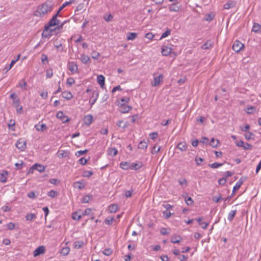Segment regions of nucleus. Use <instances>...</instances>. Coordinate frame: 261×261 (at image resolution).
Masks as SVG:
<instances>
[{
    "label": "nucleus",
    "mask_w": 261,
    "mask_h": 261,
    "mask_svg": "<svg viewBox=\"0 0 261 261\" xmlns=\"http://www.w3.org/2000/svg\"><path fill=\"white\" fill-rule=\"evenodd\" d=\"M53 31V30L49 28H46V26L45 25L44 30H43L42 34V37L45 38H49L51 36V32Z\"/></svg>",
    "instance_id": "nucleus-12"
},
{
    "label": "nucleus",
    "mask_w": 261,
    "mask_h": 261,
    "mask_svg": "<svg viewBox=\"0 0 261 261\" xmlns=\"http://www.w3.org/2000/svg\"><path fill=\"white\" fill-rule=\"evenodd\" d=\"M161 149V147H159L157 149H156V145H154L153 148H152V150L151 151V153L152 154H154V153H158Z\"/></svg>",
    "instance_id": "nucleus-55"
},
{
    "label": "nucleus",
    "mask_w": 261,
    "mask_h": 261,
    "mask_svg": "<svg viewBox=\"0 0 261 261\" xmlns=\"http://www.w3.org/2000/svg\"><path fill=\"white\" fill-rule=\"evenodd\" d=\"M252 145L248 143L244 144L243 148L245 150H251L252 149Z\"/></svg>",
    "instance_id": "nucleus-56"
},
{
    "label": "nucleus",
    "mask_w": 261,
    "mask_h": 261,
    "mask_svg": "<svg viewBox=\"0 0 261 261\" xmlns=\"http://www.w3.org/2000/svg\"><path fill=\"white\" fill-rule=\"evenodd\" d=\"M244 137L247 140H254L255 135L252 133L248 131L244 134Z\"/></svg>",
    "instance_id": "nucleus-28"
},
{
    "label": "nucleus",
    "mask_w": 261,
    "mask_h": 261,
    "mask_svg": "<svg viewBox=\"0 0 261 261\" xmlns=\"http://www.w3.org/2000/svg\"><path fill=\"white\" fill-rule=\"evenodd\" d=\"M195 161L196 162V164L197 165L199 166L201 165V162H203V159L201 157H199V158L196 157L195 159Z\"/></svg>",
    "instance_id": "nucleus-57"
},
{
    "label": "nucleus",
    "mask_w": 261,
    "mask_h": 261,
    "mask_svg": "<svg viewBox=\"0 0 261 261\" xmlns=\"http://www.w3.org/2000/svg\"><path fill=\"white\" fill-rule=\"evenodd\" d=\"M170 34H171V30L170 29H168L167 30H166L164 33H163L162 34L161 37L160 38V40L167 37V36L170 35Z\"/></svg>",
    "instance_id": "nucleus-43"
},
{
    "label": "nucleus",
    "mask_w": 261,
    "mask_h": 261,
    "mask_svg": "<svg viewBox=\"0 0 261 261\" xmlns=\"http://www.w3.org/2000/svg\"><path fill=\"white\" fill-rule=\"evenodd\" d=\"M59 20L56 18V16H54L50 20L47 24L45 25L46 28H50L51 27H54L59 24Z\"/></svg>",
    "instance_id": "nucleus-9"
},
{
    "label": "nucleus",
    "mask_w": 261,
    "mask_h": 261,
    "mask_svg": "<svg viewBox=\"0 0 261 261\" xmlns=\"http://www.w3.org/2000/svg\"><path fill=\"white\" fill-rule=\"evenodd\" d=\"M129 99H120L117 101L118 105L119 106V110L121 113H126L129 112L132 109L129 106L126 105Z\"/></svg>",
    "instance_id": "nucleus-2"
},
{
    "label": "nucleus",
    "mask_w": 261,
    "mask_h": 261,
    "mask_svg": "<svg viewBox=\"0 0 261 261\" xmlns=\"http://www.w3.org/2000/svg\"><path fill=\"white\" fill-rule=\"evenodd\" d=\"M112 253V251L110 248H106L102 251V253L107 256H109Z\"/></svg>",
    "instance_id": "nucleus-49"
},
{
    "label": "nucleus",
    "mask_w": 261,
    "mask_h": 261,
    "mask_svg": "<svg viewBox=\"0 0 261 261\" xmlns=\"http://www.w3.org/2000/svg\"><path fill=\"white\" fill-rule=\"evenodd\" d=\"M142 166L140 163H133L130 164V169L138 170Z\"/></svg>",
    "instance_id": "nucleus-35"
},
{
    "label": "nucleus",
    "mask_w": 261,
    "mask_h": 261,
    "mask_svg": "<svg viewBox=\"0 0 261 261\" xmlns=\"http://www.w3.org/2000/svg\"><path fill=\"white\" fill-rule=\"evenodd\" d=\"M25 217H26V219L27 220L32 221V220H33L35 218H36V215L35 214L31 213V214H28L26 215Z\"/></svg>",
    "instance_id": "nucleus-42"
},
{
    "label": "nucleus",
    "mask_w": 261,
    "mask_h": 261,
    "mask_svg": "<svg viewBox=\"0 0 261 261\" xmlns=\"http://www.w3.org/2000/svg\"><path fill=\"white\" fill-rule=\"evenodd\" d=\"M243 183V180L240 178L236 184L233 188L232 193L233 194L236 190H238Z\"/></svg>",
    "instance_id": "nucleus-23"
},
{
    "label": "nucleus",
    "mask_w": 261,
    "mask_h": 261,
    "mask_svg": "<svg viewBox=\"0 0 261 261\" xmlns=\"http://www.w3.org/2000/svg\"><path fill=\"white\" fill-rule=\"evenodd\" d=\"M68 68L71 74L77 73L78 67L77 64L74 62H70L67 64Z\"/></svg>",
    "instance_id": "nucleus-5"
},
{
    "label": "nucleus",
    "mask_w": 261,
    "mask_h": 261,
    "mask_svg": "<svg viewBox=\"0 0 261 261\" xmlns=\"http://www.w3.org/2000/svg\"><path fill=\"white\" fill-rule=\"evenodd\" d=\"M260 25L256 23H254L253 25L252 31L254 32H257L259 29Z\"/></svg>",
    "instance_id": "nucleus-51"
},
{
    "label": "nucleus",
    "mask_w": 261,
    "mask_h": 261,
    "mask_svg": "<svg viewBox=\"0 0 261 261\" xmlns=\"http://www.w3.org/2000/svg\"><path fill=\"white\" fill-rule=\"evenodd\" d=\"M177 148L181 150V151H185L188 147V146L186 142H180L177 145Z\"/></svg>",
    "instance_id": "nucleus-22"
},
{
    "label": "nucleus",
    "mask_w": 261,
    "mask_h": 261,
    "mask_svg": "<svg viewBox=\"0 0 261 261\" xmlns=\"http://www.w3.org/2000/svg\"><path fill=\"white\" fill-rule=\"evenodd\" d=\"M16 146L21 151H23L26 148L27 142L23 139H20L17 141Z\"/></svg>",
    "instance_id": "nucleus-6"
},
{
    "label": "nucleus",
    "mask_w": 261,
    "mask_h": 261,
    "mask_svg": "<svg viewBox=\"0 0 261 261\" xmlns=\"http://www.w3.org/2000/svg\"><path fill=\"white\" fill-rule=\"evenodd\" d=\"M145 37L148 39L149 40H152L154 37V35H153L151 33H147L145 35Z\"/></svg>",
    "instance_id": "nucleus-61"
},
{
    "label": "nucleus",
    "mask_w": 261,
    "mask_h": 261,
    "mask_svg": "<svg viewBox=\"0 0 261 261\" xmlns=\"http://www.w3.org/2000/svg\"><path fill=\"white\" fill-rule=\"evenodd\" d=\"M45 247L43 246H40L37 247L33 252V256L36 257L41 254H43L45 252Z\"/></svg>",
    "instance_id": "nucleus-11"
},
{
    "label": "nucleus",
    "mask_w": 261,
    "mask_h": 261,
    "mask_svg": "<svg viewBox=\"0 0 261 261\" xmlns=\"http://www.w3.org/2000/svg\"><path fill=\"white\" fill-rule=\"evenodd\" d=\"M113 18V16L111 14H109L108 16H105L103 17V19L109 22L111 21Z\"/></svg>",
    "instance_id": "nucleus-59"
},
{
    "label": "nucleus",
    "mask_w": 261,
    "mask_h": 261,
    "mask_svg": "<svg viewBox=\"0 0 261 261\" xmlns=\"http://www.w3.org/2000/svg\"><path fill=\"white\" fill-rule=\"evenodd\" d=\"M114 220V217L108 218L105 220V223L108 225H111Z\"/></svg>",
    "instance_id": "nucleus-53"
},
{
    "label": "nucleus",
    "mask_w": 261,
    "mask_h": 261,
    "mask_svg": "<svg viewBox=\"0 0 261 261\" xmlns=\"http://www.w3.org/2000/svg\"><path fill=\"white\" fill-rule=\"evenodd\" d=\"M219 143V141L217 139H215L214 138H212L210 142V144L213 147H216L218 146Z\"/></svg>",
    "instance_id": "nucleus-38"
},
{
    "label": "nucleus",
    "mask_w": 261,
    "mask_h": 261,
    "mask_svg": "<svg viewBox=\"0 0 261 261\" xmlns=\"http://www.w3.org/2000/svg\"><path fill=\"white\" fill-rule=\"evenodd\" d=\"M56 117L60 119L63 123H65L69 121L68 117L65 116L62 111H59L56 114Z\"/></svg>",
    "instance_id": "nucleus-10"
},
{
    "label": "nucleus",
    "mask_w": 261,
    "mask_h": 261,
    "mask_svg": "<svg viewBox=\"0 0 261 261\" xmlns=\"http://www.w3.org/2000/svg\"><path fill=\"white\" fill-rule=\"evenodd\" d=\"M81 218L82 215H80V212L73 213L72 215V218L74 220H79Z\"/></svg>",
    "instance_id": "nucleus-37"
},
{
    "label": "nucleus",
    "mask_w": 261,
    "mask_h": 261,
    "mask_svg": "<svg viewBox=\"0 0 261 261\" xmlns=\"http://www.w3.org/2000/svg\"><path fill=\"white\" fill-rule=\"evenodd\" d=\"M153 79L151 82L152 86L156 87L160 84L163 81V75L161 73H154L153 74Z\"/></svg>",
    "instance_id": "nucleus-3"
},
{
    "label": "nucleus",
    "mask_w": 261,
    "mask_h": 261,
    "mask_svg": "<svg viewBox=\"0 0 261 261\" xmlns=\"http://www.w3.org/2000/svg\"><path fill=\"white\" fill-rule=\"evenodd\" d=\"M73 187L75 188H77L79 190H81L84 188L85 186L82 182L78 181H75L73 184Z\"/></svg>",
    "instance_id": "nucleus-32"
},
{
    "label": "nucleus",
    "mask_w": 261,
    "mask_h": 261,
    "mask_svg": "<svg viewBox=\"0 0 261 261\" xmlns=\"http://www.w3.org/2000/svg\"><path fill=\"white\" fill-rule=\"evenodd\" d=\"M172 45L167 46L164 45L162 47L161 53L164 56H167L169 55L170 54L172 53V48L171 47Z\"/></svg>",
    "instance_id": "nucleus-7"
},
{
    "label": "nucleus",
    "mask_w": 261,
    "mask_h": 261,
    "mask_svg": "<svg viewBox=\"0 0 261 261\" xmlns=\"http://www.w3.org/2000/svg\"><path fill=\"white\" fill-rule=\"evenodd\" d=\"M226 179L225 178H222L218 180V183L220 185L223 186L225 184Z\"/></svg>",
    "instance_id": "nucleus-63"
},
{
    "label": "nucleus",
    "mask_w": 261,
    "mask_h": 261,
    "mask_svg": "<svg viewBox=\"0 0 261 261\" xmlns=\"http://www.w3.org/2000/svg\"><path fill=\"white\" fill-rule=\"evenodd\" d=\"M213 46L212 43L210 41H206L204 44H203L201 46V48L202 49H207L211 48Z\"/></svg>",
    "instance_id": "nucleus-36"
},
{
    "label": "nucleus",
    "mask_w": 261,
    "mask_h": 261,
    "mask_svg": "<svg viewBox=\"0 0 261 261\" xmlns=\"http://www.w3.org/2000/svg\"><path fill=\"white\" fill-rule=\"evenodd\" d=\"M118 153L117 149L115 147L110 148L109 149L108 154L109 155L114 156Z\"/></svg>",
    "instance_id": "nucleus-30"
},
{
    "label": "nucleus",
    "mask_w": 261,
    "mask_h": 261,
    "mask_svg": "<svg viewBox=\"0 0 261 261\" xmlns=\"http://www.w3.org/2000/svg\"><path fill=\"white\" fill-rule=\"evenodd\" d=\"M244 44L239 40H236L232 45L233 50L236 53L239 52L244 48Z\"/></svg>",
    "instance_id": "nucleus-4"
},
{
    "label": "nucleus",
    "mask_w": 261,
    "mask_h": 261,
    "mask_svg": "<svg viewBox=\"0 0 261 261\" xmlns=\"http://www.w3.org/2000/svg\"><path fill=\"white\" fill-rule=\"evenodd\" d=\"M53 72L51 69H48L46 71V75L48 78H50L53 76Z\"/></svg>",
    "instance_id": "nucleus-52"
},
{
    "label": "nucleus",
    "mask_w": 261,
    "mask_h": 261,
    "mask_svg": "<svg viewBox=\"0 0 261 261\" xmlns=\"http://www.w3.org/2000/svg\"><path fill=\"white\" fill-rule=\"evenodd\" d=\"M97 82L101 88L105 86V77L102 75H99L97 77Z\"/></svg>",
    "instance_id": "nucleus-19"
},
{
    "label": "nucleus",
    "mask_w": 261,
    "mask_h": 261,
    "mask_svg": "<svg viewBox=\"0 0 261 261\" xmlns=\"http://www.w3.org/2000/svg\"><path fill=\"white\" fill-rule=\"evenodd\" d=\"M237 213V211L235 210H231L230 211V212L228 214L227 216V219L228 221L231 222L234 218V216H236V214Z\"/></svg>",
    "instance_id": "nucleus-29"
},
{
    "label": "nucleus",
    "mask_w": 261,
    "mask_h": 261,
    "mask_svg": "<svg viewBox=\"0 0 261 261\" xmlns=\"http://www.w3.org/2000/svg\"><path fill=\"white\" fill-rule=\"evenodd\" d=\"M148 144L144 140L141 141L138 144V148L146 150L147 148Z\"/></svg>",
    "instance_id": "nucleus-33"
},
{
    "label": "nucleus",
    "mask_w": 261,
    "mask_h": 261,
    "mask_svg": "<svg viewBox=\"0 0 261 261\" xmlns=\"http://www.w3.org/2000/svg\"><path fill=\"white\" fill-rule=\"evenodd\" d=\"M93 173L92 171H85L83 173V176L84 177H90V176H91L92 175H93Z\"/></svg>",
    "instance_id": "nucleus-48"
},
{
    "label": "nucleus",
    "mask_w": 261,
    "mask_h": 261,
    "mask_svg": "<svg viewBox=\"0 0 261 261\" xmlns=\"http://www.w3.org/2000/svg\"><path fill=\"white\" fill-rule=\"evenodd\" d=\"M87 151H88L87 149H85L84 150H79V151H77L75 153V155L79 157V156L84 154V153H86V152H87Z\"/></svg>",
    "instance_id": "nucleus-54"
},
{
    "label": "nucleus",
    "mask_w": 261,
    "mask_h": 261,
    "mask_svg": "<svg viewBox=\"0 0 261 261\" xmlns=\"http://www.w3.org/2000/svg\"><path fill=\"white\" fill-rule=\"evenodd\" d=\"M90 199V197L89 195H86V196H84L82 199V202L83 203H87L89 202Z\"/></svg>",
    "instance_id": "nucleus-60"
},
{
    "label": "nucleus",
    "mask_w": 261,
    "mask_h": 261,
    "mask_svg": "<svg viewBox=\"0 0 261 261\" xmlns=\"http://www.w3.org/2000/svg\"><path fill=\"white\" fill-rule=\"evenodd\" d=\"M1 209L4 212H8L10 211L11 208L8 205H4L2 207Z\"/></svg>",
    "instance_id": "nucleus-62"
},
{
    "label": "nucleus",
    "mask_w": 261,
    "mask_h": 261,
    "mask_svg": "<svg viewBox=\"0 0 261 261\" xmlns=\"http://www.w3.org/2000/svg\"><path fill=\"white\" fill-rule=\"evenodd\" d=\"M27 86V83L24 79L21 80L18 83V86L21 88L24 89Z\"/></svg>",
    "instance_id": "nucleus-40"
},
{
    "label": "nucleus",
    "mask_w": 261,
    "mask_h": 261,
    "mask_svg": "<svg viewBox=\"0 0 261 261\" xmlns=\"http://www.w3.org/2000/svg\"><path fill=\"white\" fill-rule=\"evenodd\" d=\"M178 259L180 261H186L187 259V257L184 255H179L178 256Z\"/></svg>",
    "instance_id": "nucleus-64"
},
{
    "label": "nucleus",
    "mask_w": 261,
    "mask_h": 261,
    "mask_svg": "<svg viewBox=\"0 0 261 261\" xmlns=\"http://www.w3.org/2000/svg\"><path fill=\"white\" fill-rule=\"evenodd\" d=\"M91 210L90 208H87L84 211L82 212L80 211V215H82V217L86 215H89L90 214Z\"/></svg>",
    "instance_id": "nucleus-41"
},
{
    "label": "nucleus",
    "mask_w": 261,
    "mask_h": 261,
    "mask_svg": "<svg viewBox=\"0 0 261 261\" xmlns=\"http://www.w3.org/2000/svg\"><path fill=\"white\" fill-rule=\"evenodd\" d=\"M137 34L136 33H128L127 35V39L128 40H133L136 38Z\"/></svg>",
    "instance_id": "nucleus-34"
},
{
    "label": "nucleus",
    "mask_w": 261,
    "mask_h": 261,
    "mask_svg": "<svg viewBox=\"0 0 261 261\" xmlns=\"http://www.w3.org/2000/svg\"><path fill=\"white\" fill-rule=\"evenodd\" d=\"M8 172L6 170L2 171L1 173L0 181L3 183H6L7 181V176Z\"/></svg>",
    "instance_id": "nucleus-18"
},
{
    "label": "nucleus",
    "mask_w": 261,
    "mask_h": 261,
    "mask_svg": "<svg viewBox=\"0 0 261 261\" xmlns=\"http://www.w3.org/2000/svg\"><path fill=\"white\" fill-rule=\"evenodd\" d=\"M54 8V4L49 1H46L38 6L34 12V15L37 17H43L50 12Z\"/></svg>",
    "instance_id": "nucleus-1"
},
{
    "label": "nucleus",
    "mask_w": 261,
    "mask_h": 261,
    "mask_svg": "<svg viewBox=\"0 0 261 261\" xmlns=\"http://www.w3.org/2000/svg\"><path fill=\"white\" fill-rule=\"evenodd\" d=\"M84 243L82 241H76L74 243V248L79 249L83 247Z\"/></svg>",
    "instance_id": "nucleus-44"
},
{
    "label": "nucleus",
    "mask_w": 261,
    "mask_h": 261,
    "mask_svg": "<svg viewBox=\"0 0 261 261\" xmlns=\"http://www.w3.org/2000/svg\"><path fill=\"white\" fill-rule=\"evenodd\" d=\"M236 3L234 1H230L227 2L226 4H225L223 6V8L224 9H229L230 8H232L235 7Z\"/></svg>",
    "instance_id": "nucleus-20"
},
{
    "label": "nucleus",
    "mask_w": 261,
    "mask_h": 261,
    "mask_svg": "<svg viewBox=\"0 0 261 261\" xmlns=\"http://www.w3.org/2000/svg\"><path fill=\"white\" fill-rule=\"evenodd\" d=\"M75 83V80L73 77H69L67 79L66 83L69 86H71Z\"/></svg>",
    "instance_id": "nucleus-50"
},
{
    "label": "nucleus",
    "mask_w": 261,
    "mask_h": 261,
    "mask_svg": "<svg viewBox=\"0 0 261 261\" xmlns=\"http://www.w3.org/2000/svg\"><path fill=\"white\" fill-rule=\"evenodd\" d=\"M176 3L173 4L169 6V11L171 12H177L179 10L180 8L179 7L176 5Z\"/></svg>",
    "instance_id": "nucleus-31"
},
{
    "label": "nucleus",
    "mask_w": 261,
    "mask_h": 261,
    "mask_svg": "<svg viewBox=\"0 0 261 261\" xmlns=\"http://www.w3.org/2000/svg\"><path fill=\"white\" fill-rule=\"evenodd\" d=\"M120 167L124 170L130 169V164L126 162H122L120 163Z\"/></svg>",
    "instance_id": "nucleus-26"
},
{
    "label": "nucleus",
    "mask_w": 261,
    "mask_h": 261,
    "mask_svg": "<svg viewBox=\"0 0 261 261\" xmlns=\"http://www.w3.org/2000/svg\"><path fill=\"white\" fill-rule=\"evenodd\" d=\"M35 128L37 131L41 132H43L47 129V127L45 124H40V123L35 124Z\"/></svg>",
    "instance_id": "nucleus-14"
},
{
    "label": "nucleus",
    "mask_w": 261,
    "mask_h": 261,
    "mask_svg": "<svg viewBox=\"0 0 261 261\" xmlns=\"http://www.w3.org/2000/svg\"><path fill=\"white\" fill-rule=\"evenodd\" d=\"M47 195L51 198H54L57 195V193L54 190H50L47 193Z\"/></svg>",
    "instance_id": "nucleus-47"
},
{
    "label": "nucleus",
    "mask_w": 261,
    "mask_h": 261,
    "mask_svg": "<svg viewBox=\"0 0 261 261\" xmlns=\"http://www.w3.org/2000/svg\"><path fill=\"white\" fill-rule=\"evenodd\" d=\"M163 214L164 217L167 219L169 218L172 215V214L168 211H164Z\"/></svg>",
    "instance_id": "nucleus-58"
},
{
    "label": "nucleus",
    "mask_w": 261,
    "mask_h": 261,
    "mask_svg": "<svg viewBox=\"0 0 261 261\" xmlns=\"http://www.w3.org/2000/svg\"><path fill=\"white\" fill-rule=\"evenodd\" d=\"M244 111L248 114H253L256 112V109L255 107L252 106H247L244 109Z\"/></svg>",
    "instance_id": "nucleus-17"
},
{
    "label": "nucleus",
    "mask_w": 261,
    "mask_h": 261,
    "mask_svg": "<svg viewBox=\"0 0 261 261\" xmlns=\"http://www.w3.org/2000/svg\"><path fill=\"white\" fill-rule=\"evenodd\" d=\"M54 46L56 47V48L59 51L62 52L63 51V47L62 46V42L59 40H56L54 42Z\"/></svg>",
    "instance_id": "nucleus-15"
},
{
    "label": "nucleus",
    "mask_w": 261,
    "mask_h": 261,
    "mask_svg": "<svg viewBox=\"0 0 261 261\" xmlns=\"http://www.w3.org/2000/svg\"><path fill=\"white\" fill-rule=\"evenodd\" d=\"M93 122V116L91 115H87L84 117V122L86 125H90Z\"/></svg>",
    "instance_id": "nucleus-16"
},
{
    "label": "nucleus",
    "mask_w": 261,
    "mask_h": 261,
    "mask_svg": "<svg viewBox=\"0 0 261 261\" xmlns=\"http://www.w3.org/2000/svg\"><path fill=\"white\" fill-rule=\"evenodd\" d=\"M6 227L8 230H12L15 229V224L12 222H10L7 224Z\"/></svg>",
    "instance_id": "nucleus-46"
},
{
    "label": "nucleus",
    "mask_w": 261,
    "mask_h": 261,
    "mask_svg": "<svg viewBox=\"0 0 261 261\" xmlns=\"http://www.w3.org/2000/svg\"><path fill=\"white\" fill-rule=\"evenodd\" d=\"M81 60L84 64H87L90 62V59L87 55L83 54L81 57Z\"/></svg>",
    "instance_id": "nucleus-27"
},
{
    "label": "nucleus",
    "mask_w": 261,
    "mask_h": 261,
    "mask_svg": "<svg viewBox=\"0 0 261 261\" xmlns=\"http://www.w3.org/2000/svg\"><path fill=\"white\" fill-rule=\"evenodd\" d=\"M70 152L68 150H59L57 152V156L59 158H65L68 157Z\"/></svg>",
    "instance_id": "nucleus-13"
},
{
    "label": "nucleus",
    "mask_w": 261,
    "mask_h": 261,
    "mask_svg": "<svg viewBox=\"0 0 261 261\" xmlns=\"http://www.w3.org/2000/svg\"><path fill=\"white\" fill-rule=\"evenodd\" d=\"M222 165H223V164L215 162L214 163L210 164L209 166H210L212 168L215 169V168H219V167L222 166Z\"/></svg>",
    "instance_id": "nucleus-45"
},
{
    "label": "nucleus",
    "mask_w": 261,
    "mask_h": 261,
    "mask_svg": "<svg viewBox=\"0 0 261 261\" xmlns=\"http://www.w3.org/2000/svg\"><path fill=\"white\" fill-rule=\"evenodd\" d=\"M13 106L15 108L17 113L21 114L22 113V106H20V101L19 99H14L13 101Z\"/></svg>",
    "instance_id": "nucleus-8"
},
{
    "label": "nucleus",
    "mask_w": 261,
    "mask_h": 261,
    "mask_svg": "<svg viewBox=\"0 0 261 261\" xmlns=\"http://www.w3.org/2000/svg\"><path fill=\"white\" fill-rule=\"evenodd\" d=\"M32 168L37 170L39 172H43L45 169V167L39 164H35L32 167Z\"/></svg>",
    "instance_id": "nucleus-21"
},
{
    "label": "nucleus",
    "mask_w": 261,
    "mask_h": 261,
    "mask_svg": "<svg viewBox=\"0 0 261 261\" xmlns=\"http://www.w3.org/2000/svg\"><path fill=\"white\" fill-rule=\"evenodd\" d=\"M181 240V238L179 236L173 235L171 237L170 241L173 243H178Z\"/></svg>",
    "instance_id": "nucleus-24"
},
{
    "label": "nucleus",
    "mask_w": 261,
    "mask_h": 261,
    "mask_svg": "<svg viewBox=\"0 0 261 261\" xmlns=\"http://www.w3.org/2000/svg\"><path fill=\"white\" fill-rule=\"evenodd\" d=\"M70 251V248L69 247H63L61 251V253L64 255H67Z\"/></svg>",
    "instance_id": "nucleus-39"
},
{
    "label": "nucleus",
    "mask_w": 261,
    "mask_h": 261,
    "mask_svg": "<svg viewBox=\"0 0 261 261\" xmlns=\"http://www.w3.org/2000/svg\"><path fill=\"white\" fill-rule=\"evenodd\" d=\"M118 208V206L116 204H113L109 206L108 211L110 213H114L116 212Z\"/></svg>",
    "instance_id": "nucleus-25"
}]
</instances>
